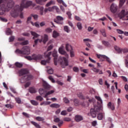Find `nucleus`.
Here are the masks:
<instances>
[{
	"instance_id": "0e129e2a",
	"label": "nucleus",
	"mask_w": 128,
	"mask_h": 128,
	"mask_svg": "<svg viewBox=\"0 0 128 128\" xmlns=\"http://www.w3.org/2000/svg\"><path fill=\"white\" fill-rule=\"evenodd\" d=\"M31 16H32L34 20H38V16L37 14H32Z\"/></svg>"
},
{
	"instance_id": "864d4df0",
	"label": "nucleus",
	"mask_w": 128,
	"mask_h": 128,
	"mask_svg": "<svg viewBox=\"0 0 128 128\" xmlns=\"http://www.w3.org/2000/svg\"><path fill=\"white\" fill-rule=\"evenodd\" d=\"M125 2H126V0H120V6H124V4Z\"/></svg>"
},
{
	"instance_id": "f704fd0d",
	"label": "nucleus",
	"mask_w": 128,
	"mask_h": 128,
	"mask_svg": "<svg viewBox=\"0 0 128 128\" xmlns=\"http://www.w3.org/2000/svg\"><path fill=\"white\" fill-rule=\"evenodd\" d=\"M48 0H36V3L39 4H44Z\"/></svg>"
},
{
	"instance_id": "f03ea898",
	"label": "nucleus",
	"mask_w": 128,
	"mask_h": 128,
	"mask_svg": "<svg viewBox=\"0 0 128 128\" xmlns=\"http://www.w3.org/2000/svg\"><path fill=\"white\" fill-rule=\"evenodd\" d=\"M32 5V2L31 1H22L21 3L20 8H17V16H19L20 18H24V13L22 12L24 8H28V6H30Z\"/></svg>"
},
{
	"instance_id": "7ed1b4c3",
	"label": "nucleus",
	"mask_w": 128,
	"mask_h": 128,
	"mask_svg": "<svg viewBox=\"0 0 128 128\" xmlns=\"http://www.w3.org/2000/svg\"><path fill=\"white\" fill-rule=\"evenodd\" d=\"M100 110H102V105H101L100 107L94 106V108L90 109L88 116H90L92 118H96L97 112H98Z\"/></svg>"
},
{
	"instance_id": "69168bd1",
	"label": "nucleus",
	"mask_w": 128,
	"mask_h": 128,
	"mask_svg": "<svg viewBox=\"0 0 128 128\" xmlns=\"http://www.w3.org/2000/svg\"><path fill=\"white\" fill-rule=\"evenodd\" d=\"M122 52L124 53V54H126L128 52V48H124V49H122Z\"/></svg>"
},
{
	"instance_id": "ddd939ff",
	"label": "nucleus",
	"mask_w": 128,
	"mask_h": 128,
	"mask_svg": "<svg viewBox=\"0 0 128 128\" xmlns=\"http://www.w3.org/2000/svg\"><path fill=\"white\" fill-rule=\"evenodd\" d=\"M108 108L110 110H114V104H112V102H109L107 104Z\"/></svg>"
},
{
	"instance_id": "f8f14e48",
	"label": "nucleus",
	"mask_w": 128,
	"mask_h": 128,
	"mask_svg": "<svg viewBox=\"0 0 128 128\" xmlns=\"http://www.w3.org/2000/svg\"><path fill=\"white\" fill-rule=\"evenodd\" d=\"M54 122H58V126L60 128V126H62V124H64V122L62 120H60L59 118H55L54 120Z\"/></svg>"
},
{
	"instance_id": "bf43d9fd",
	"label": "nucleus",
	"mask_w": 128,
	"mask_h": 128,
	"mask_svg": "<svg viewBox=\"0 0 128 128\" xmlns=\"http://www.w3.org/2000/svg\"><path fill=\"white\" fill-rule=\"evenodd\" d=\"M92 70H93V72H96V74H98V72H100V70L98 68H93L92 69Z\"/></svg>"
},
{
	"instance_id": "dca6fc26",
	"label": "nucleus",
	"mask_w": 128,
	"mask_h": 128,
	"mask_svg": "<svg viewBox=\"0 0 128 128\" xmlns=\"http://www.w3.org/2000/svg\"><path fill=\"white\" fill-rule=\"evenodd\" d=\"M20 76H24V74H28V71L26 69H22L19 71Z\"/></svg>"
},
{
	"instance_id": "5701e85b",
	"label": "nucleus",
	"mask_w": 128,
	"mask_h": 128,
	"mask_svg": "<svg viewBox=\"0 0 128 128\" xmlns=\"http://www.w3.org/2000/svg\"><path fill=\"white\" fill-rule=\"evenodd\" d=\"M54 90L48 91V92H47L45 96H44V98H48V96H50V94H54Z\"/></svg>"
},
{
	"instance_id": "cd10ccee",
	"label": "nucleus",
	"mask_w": 128,
	"mask_h": 128,
	"mask_svg": "<svg viewBox=\"0 0 128 128\" xmlns=\"http://www.w3.org/2000/svg\"><path fill=\"white\" fill-rule=\"evenodd\" d=\"M54 12L52 7H50L48 8H45L44 10V14H46V12Z\"/></svg>"
},
{
	"instance_id": "473e14b6",
	"label": "nucleus",
	"mask_w": 128,
	"mask_h": 128,
	"mask_svg": "<svg viewBox=\"0 0 128 128\" xmlns=\"http://www.w3.org/2000/svg\"><path fill=\"white\" fill-rule=\"evenodd\" d=\"M50 102L44 101L40 103V106H48V104H50Z\"/></svg>"
},
{
	"instance_id": "4c0bfd02",
	"label": "nucleus",
	"mask_w": 128,
	"mask_h": 128,
	"mask_svg": "<svg viewBox=\"0 0 128 128\" xmlns=\"http://www.w3.org/2000/svg\"><path fill=\"white\" fill-rule=\"evenodd\" d=\"M30 92L31 94H35V92H36V90L34 88H30Z\"/></svg>"
},
{
	"instance_id": "6e6d98bb",
	"label": "nucleus",
	"mask_w": 128,
	"mask_h": 128,
	"mask_svg": "<svg viewBox=\"0 0 128 128\" xmlns=\"http://www.w3.org/2000/svg\"><path fill=\"white\" fill-rule=\"evenodd\" d=\"M66 114H68V112L66 110L62 111L60 113L61 116H66Z\"/></svg>"
},
{
	"instance_id": "c03bdc74",
	"label": "nucleus",
	"mask_w": 128,
	"mask_h": 128,
	"mask_svg": "<svg viewBox=\"0 0 128 128\" xmlns=\"http://www.w3.org/2000/svg\"><path fill=\"white\" fill-rule=\"evenodd\" d=\"M36 100H40V102H42V100H44V98L40 96H38L36 97Z\"/></svg>"
},
{
	"instance_id": "a19ab883",
	"label": "nucleus",
	"mask_w": 128,
	"mask_h": 128,
	"mask_svg": "<svg viewBox=\"0 0 128 128\" xmlns=\"http://www.w3.org/2000/svg\"><path fill=\"white\" fill-rule=\"evenodd\" d=\"M30 102L33 106H38V102L34 100H31Z\"/></svg>"
},
{
	"instance_id": "c9c22d12",
	"label": "nucleus",
	"mask_w": 128,
	"mask_h": 128,
	"mask_svg": "<svg viewBox=\"0 0 128 128\" xmlns=\"http://www.w3.org/2000/svg\"><path fill=\"white\" fill-rule=\"evenodd\" d=\"M95 98H96V100H98V102H100L101 104L100 106H102V98H100V97L99 96H95Z\"/></svg>"
},
{
	"instance_id": "6ab92c4d",
	"label": "nucleus",
	"mask_w": 128,
	"mask_h": 128,
	"mask_svg": "<svg viewBox=\"0 0 128 128\" xmlns=\"http://www.w3.org/2000/svg\"><path fill=\"white\" fill-rule=\"evenodd\" d=\"M114 48L115 50H116L118 54H122V49L117 46H114Z\"/></svg>"
},
{
	"instance_id": "ea45409f",
	"label": "nucleus",
	"mask_w": 128,
	"mask_h": 128,
	"mask_svg": "<svg viewBox=\"0 0 128 128\" xmlns=\"http://www.w3.org/2000/svg\"><path fill=\"white\" fill-rule=\"evenodd\" d=\"M64 32H70V28H68V26H64Z\"/></svg>"
},
{
	"instance_id": "603ef678",
	"label": "nucleus",
	"mask_w": 128,
	"mask_h": 128,
	"mask_svg": "<svg viewBox=\"0 0 128 128\" xmlns=\"http://www.w3.org/2000/svg\"><path fill=\"white\" fill-rule=\"evenodd\" d=\"M28 43H29L28 40H26L22 42L21 43V44H22V46H26L27 44H28Z\"/></svg>"
},
{
	"instance_id": "9d476101",
	"label": "nucleus",
	"mask_w": 128,
	"mask_h": 128,
	"mask_svg": "<svg viewBox=\"0 0 128 128\" xmlns=\"http://www.w3.org/2000/svg\"><path fill=\"white\" fill-rule=\"evenodd\" d=\"M57 20H55V22H56V24H64V18H62V16H56Z\"/></svg>"
},
{
	"instance_id": "2eb2a0df",
	"label": "nucleus",
	"mask_w": 128,
	"mask_h": 128,
	"mask_svg": "<svg viewBox=\"0 0 128 128\" xmlns=\"http://www.w3.org/2000/svg\"><path fill=\"white\" fill-rule=\"evenodd\" d=\"M82 120H84V118H82V116L80 115H76L75 116L74 120L77 122H82Z\"/></svg>"
},
{
	"instance_id": "a878e982",
	"label": "nucleus",
	"mask_w": 128,
	"mask_h": 128,
	"mask_svg": "<svg viewBox=\"0 0 128 128\" xmlns=\"http://www.w3.org/2000/svg\"><path fill=\"white\" fill-rule=\"evenodd\" d=\"M39 10L40 14V16H44V7H40L39 8Z\"/></svg>"
},
{
	"instance_id": "f257e3e1",
	"label": "nucleus",
	"mask_w": 128,
	"mask_h": 128,
	"mask_svg": "<svg viewBox=\"0 0 128 128\" xmlns=\"http://www.w3.org/2000/svg\"><path fill=\"white\" fill-rule=\"evenodd\" d=\"M14 6V2L12 0H10L7 4L6 6L2 0H0V14L2 16L4 14L6 10H10L12 8L10 14L12 18H16V6Z\"/></svg>"
},
{
	"instance_id": "49530a36",
	"label": "nucleus",
	"mask_w": 128,
	"mask_h": 128,
	"mask_svg": "<svg viewBox=\"0 0 128 128\" xmlns=\"http://www.w3.org/2000/svg\"><path fill=\"white\" fill-rule=\"evenodd\" d=\"M48 78L52 82H53L54 84L56 82V80H54V77H52V76H50L48 77Z\"/></svg>"
},
{
	"instance_id": "2f4dec72",
	"label": "nucleus",
	"mask_w": 128,
	"mask_h": 128,
	"mask_svg": "<svg viewBox=\"0 0 128 128\" xmlns=\"http://www.w3.org/2000/svg\"><path fill=\"white\" fill-rule=\"evenodd\" d=\"M102 44H103L104 46H110V42L106 40H102Z\"/></svg>"
},
{
	"instance_id": "5fc2aeb1",
	"label": "nucleus",
	"mask_w": 128,
	"mask_h": 128,
	"mask_svg": "<svg viewBox=\"0 0 128 128\" xmlns=\"http://www.w3.org/2000/svg\"><path fill=\"white\" fill-rule=\"evenodd\" d=\"M74 102L75 106H78L80 104V102L77 99H74Z\"/></svg>"
},
{
	"instance_id": "58836bf2",
	"label": "nucleus",
	"mask_w": 128,
	"mask_h": 128,
	"mask_svg": "<svg viewBox=\"0 0 128 128\" xmlns=\"http://www.w3.org/2000/svg\"><path fill=\"white\" fill-rule=\"evenodd\" d=\"M56 0L58 2V4H62L63 6H65V8H66V6H68V5H66V4L64 3L63 0Z\"/></svg>"
},
{
	"instance_id": "0eeeda50",
	"label": "nucleus",
	"mask_w": 128,
	"mask_h": 128,
	"mask_svg": "<svg viewBox=\"0 0 128 128\" xmlns=\"http://www.w3.org/2000/svg\"><path fill=\"white\" fill-rule=\"evenodd\" d=\"M64 46H61L58 50V52L59 54H62L63 56H66V58H68V53L66 52L64 50Z\"/></svg>"
},
{
	"instance_id": "37998d69",
	"label": "nucleus",
	"mask_w": 128,
	"mask_h": 128,
	"mask_svg": "<svg viewBox=\"0 0 128 128\" xmlns=\"http://www.w3.org/2000/svg\"><path fill=\"white\" fill-rule=\"evenodd\" d=\"M36 119V120H38V122H42L43 120H44V118L40 116H37Z\"/></svg>"
},
{
	"instance_id": "f3484780",
	"label": "nucleus",
	"mask_w": 128,
	"mask_h": 128,
	"mask_svg": "<svg viewBox=\"0 0 128 128\" xmlns=\"http://www.w3.org/2000/svg\"><path fill=\"white\" fill-rule=\"evenodd\" d=\"M65 48L66 52H70L72 50H74L72 48V46H70V44H66Z\"/></svg>"
},
{
	"instance_id": "4468645a",
	"label": "nucleus",
	"mask_w": 128,
	"mask_h": 128,
	"mask_svg": "<svg viewBox=\"0 0 128 128\" xmlns=\"http://www.w3.org/2000/svg\"><path fill=\"white\" fill-rule=\"evenodd\" d=\"M30 33L32 36H33L32 39L36 40V38H38L40 36V34H38L36 32L34 31H30Z\"/></svg>"
},
{
	"instance_id": "20e7f679",
	"label": "nucleus",
	"mask_w": 128,
	"mask_h": 128,
	"mask_svg": "<svg viewBox=\"0 0 128 128\" xmlns=\"http://www.w3.org/2000/svg\"><path fill=\"white\" fill-rule=\"evenodd\" d=\"M16 53L20 54H30V48L28 46H25L22 48V50L17 49Z\"/></svg>"
},
{
	"instance_id": "72a5a7b5",
	"label": "nucleus",
	"mask_w": 128,
	"mask_h": 128,
	"mask_svg": "<svg viewBox=\"0 0 128 128\" xmlns=\"http://www.w3.org/2000/svg\"><path fill=\"white\" fill-rule=\"evenodd\" d=\"M31 124H33V126H34L35 127H36V128H41L40 126L39 125V124H38V123L36 122L32 121V122H31Z\"/></svg>"
},
{
	"instance_id": "393cba45",
	"label": "nucleus",
	"mask_w": 128,
	"mask_h": 128,
	"mask_svg": "<svg viewBox=\"0 0 128 128\" xmlns=\"http://www.w3.org/2000/svg\"><path fill=\"white\" fill-rule=\"evenodd\" d=\"M48 50L44 52V54L45 56V58H50V56L52 55V52H48Z\"/></svg>"
},
{
	"instance_id": "9b49d317",
	"label": "nucleus",
	"mask_w": 128,
	"mask_h": 128,
	"mask_svg": "<svg viewBox=\"0 0 128 128\" xmlns=\"http://www.w3.org/2000/svg\"><path fill=\"white\" fill-rule=\"evenodd\" d=\"M22 80H34V76L30 74H27L22 78Z\"/></svg>"
},
{
	"instance_id": "423d86ee",
	"label": "nucleus",
	"mask_w": 128,
	"mask_h": 128,
	"mask_svg": "<svg viewBox=\"0 0 128 128\" xmlns=\"http://www.w3.org/2000/svg\"><path fill=\"white\" fill-rule=\"evenodd\" d=\"M68 58L64 57H59V61L60 62V66L62 68H64L66 66H68Z\"/></svg>"
},
{
	"instance_id": "e2e57ef3",
	"label": "nucleus",
	"mask_w": 128,
	"mask_h": 128,
	"mask_svg": "<svg viewBox=\"0 0 128 128\" xmlns=\"http://www.w3.org/2000/svg\"><path fill=\"white\" fill-rule=\"evenodd\" d=\"M44 86H45L46 88H50V86L46 82H44Z\"/></svg>"
},
{
	"instance_id": "680f3d73",
	"label": "nucleus",
	"mask_w": 128,
	"mask_h": 128,
	"mask_svg": "<svg viewBox=\"0 0 128 128\" xmlns=\"http://www.w3.org/2000/svg\"><path fill=\"white\" fill-rule=\"evenodd\" d=\"M32 22V16H30L27 18V22L28 24H30V22L31 24Z\"/></svg>"
},
{
	"instance_id": "13d9d810",
	"label": "nucleus",
	"mask_w": 128,
	"mask_h": 128,
	"mask_svg": "<svg viewBox=\"0 0 128 128\" xmlns=\"http://www.w3.org/2000/svg\"><path fill=\"white\" fill-rule=\"evenodd\" d=\"M10 68H15V70H16V62L14 63V64L10 65Z\"/></svg>"
},
{
	"instance_id": "4be33fe9",
	"label": "nucleus",
	"mask_w": 128,
	"mask_h": 128,
	"mask_svg": "<svg viewBox=\"0 0 128 128\" xmlns=\"http://www.w3.org/2000/svg\"><path fill=\"white\" fill-rule=\"evenodd\" d=\"M50 107L55 108H58L60 107V105L58 104L54 103V104H50Z\"/></svg>"
},
{
	"instance_id": "8fccbe9b",
	"label": "nucleus",
	"mask_w": 128,
	"mask_h": 128,
	"mask_svg": "<svg viewBox=\"0 0 128 128\" xmlns=\"http://www.w3.org/2000/svg\"><path fill=\"white\" fill-rule=\"evenodd\" d=\"M70 58H74V50L70 51Z\"/></svg>"
},
{
	"instance_id": "79ce46f5",
	"label": "nucleus",
	"mask_w": 128,
	"mask_h": 128,
	"mask_svg": "<svg viewBox=\"0 0 128 128\" xmlns=\"http://www.w3.org/2000/svg\"><path fill=\"white\" fill-rule=\"evenodd\" d=\"M39 94H46V90L44 89L40 88L39 90Z\"/></svg>"
},
{
	"instance_id": "e433bc0d",
	"label": "nucleus",
	"mask_w": 128,
	"mask_h": 128,
	"mask_svg": "<svg viewBox=\"0 0 128 128\" xmlns=\"http://www.w3.org/2000/svg\"><path fill=\"white\" fill-rule=\"evenodd\" d=\"M58 36H60V34L56 31L54 30L53 32V34H52L53 38H58Z\"/></svg>"
},
{
	"instance_id": "774afa93",
	"label": "nucleus",
	"mask_w": 128,
	"mask_h": 128,
	"mask_svg": "<svg viewBox=\"0 0 128 128\" xmlns=\"http://www.w3.org/2000/svg\"><path fill=\"white\" fill-rule=\"evenodd\" d=\"M66 14L68 16V18H72V13L70 12H68Z\"/></svg>"
},
{
	"instance_id": "7c9ffc66",
	"label": "nucleus",
	"mask_w": 128,
	"mask_h": 128,
	"mask_svg": "<svg viewBox=\"0 0 128 128\" xmlns=\"http://www.w3.org/2000/svg\"><path fill=\"white\" fill-rule=\"evenodd\" d=\"M104 114L100 113L98 114V120H102V118H104Z\"/></svg>"
},
{
	"instance_id": "b1692460",
	"label": "nucleus",
	"mask_w": 128,
	"mask_h": 128,
	"mask_svg": "<svg viewBox=\"0 0 128 128\" xmlns=\"http://www.w3.org/2000/svg\"><path fill=\"white\" fill-rule=\"evenodd\" d=\"M42 40V42L44 44H46L48 40V36L47 34H44V38Z\"/></svg>"
},
{
	"instance_id": "a211bd4d",
	"label": "nucleus",
	"mask_w": 128,
	"mask_h": 128,
	"mask_svg": "<svg viewBox=\"0 0 128 128\" xmlns=\"http://www.w3.org/2000/svg\"><path fill=\"white\" fill-rule=\"evenodd\" d=\"M96 56L98 58H100V60L101 62H104V60H102V58H104V60H106V55L96 54Z\"/></svg>"
},
{
	"instance_id": "4d7b16f0",
	"label": "nucleus",
	"mask_w": 128,
	"mask_h": 128,
	"mask_svg": "<svg viewBox=\"0 0 128 128\" xmlns=\"http://www.w3.org/2000/svg\"><path fill=\"white\" fill-rule=\"evenodd\" d=\"M52 8L53 10H56V12H58V10H60L58 7L56 6H53Z\"/></svg>"
},
{
	"instance_id": "412c9836",
	"label": "nucleus",
	"mask_w": 128,
	"mask_h": 128,
	"mask_svg": "<svg viewBox=\"0 0 128 128\" xmlns=\"http://www.w3.org/2000/svg\"><path fill=\"white\" fill-rule=\"evenodd\" d=\"M50 58H48V59L47 60H42L40 62V64L42 66H46V64H48V62H50Z\"/></svg>"
},
{
	"instance_id": "aec40b11",
	"label": "nucleus",
	"mask_w": 128,
	"mask_h": 128,
	"mask_svg": "<svg viewBox=\"0 0 128 128\" xmlns=\"http://www.w3.org/2000/svg\"><path fill=\"white\" fill-rule=\"evenodd\" d=\"M100 32L104 38H106V29L104 28L100 29Z\"/></svg>"
},
{
	"instance_id": "6e6552de",
	"label": "nucleus",
	"mask_w": 128,
	"mask_h": 128,
	"mask_svg": "<svg viewBox=\"0 0 128 128\" xmlns=\"http://www.w3.org/2000/svg\"><path fill=\"white\" fill-rule=\"evenodd\" d=\"M118 6L114 3H112L110 6V10L112 14H116L118 11Z\"/></svg>"
},
{
	"instance_id": "c756f323",
	"label": "nucleus",
	"mask_w": 128,
	"mask_h": 128,
	"mask_svg": "<svg viewBox=\"0 0 128 128\" xmlns=\"http://www.w3.org/2000/svg\"><path fill=\"white\" fill-rule=\"evenodd\" d=\"M56 2H54V0H50V2H48L46 5V6H52V4H55Z\"/></svg>"
},
{
	"instance_id": "052dcab7",
	"label": "nucleus",
	"mask_w": 128,
	"mask_h": 128,
	"mask_svg": "<svg viewBox=\"0 0 128 128\" xmlns=\"http://www.w3.org/2000/svg\"><path fill=\"white\" fill-rule=\"evenodd\" d=\"M92 126H98V122H96V120H94L92 122Z\"/></svg>"
},
{
	"instance_id": "bb28decb",
	"label": "nucleus",
	"mask_w": 128,
	"mask_h": 128,
	"mask_svg": "<svg viewBox=\"0 0 128 128\" xmlns=\"http://www.w3.org/2000/svg\"><path fill=\"white\" fill-rule=\"evenodd\" d=\"M48 70L47 72L49 74H54V70L52 68L50 67H47Z\"/></svg>"
},
{
	"instance_id": "de8ad7c7",
	"label": "nucleus",
	"mask_w": 128,
	"mask_h": 128,
	"mask_svg": "<svg viewBox=\"0 0 128 128\" xmlns=\"http://www.w3.org/2000/svg\"><path fill=\"white\" fill-rule=\"evenodd\" d=\"M42 42V39L38 38L34 41V42L35 44H38V42Z\"/></svg>"
},
{
	"instance_id": "1a4fd4ad",
	"label": "nucleus",
	"mask_w": 128,
	"mask_h": 128,
	"mask_svg": "<svg viewBox=\"0 0 128 128\" xmlns=\"http://www.w3.org/2000/svg\"><path fill=\"white\" fill-rule=\"evenodd\" d=\"M52 57L54 58V64H55V66H57L58 65V61H56V60H58V51H56V50H54L52 52Z\"/></svg>"
},
{
	"instance_id": "09e8293b",
	"label": "nucleus",
	"mask_w": 128,
	"mask_h": 128,
	"mask_svg": "<svg viewBox=\"0 0 128 128\" xmlns=\"http://www.w3.org/2000/svg\"><path fill=\"white\" fill-rule=\"evenodd\" d=\"M77 28L78 30H82V23L78 22L77 24Z\"/></svg>"
},
{
	"instance_id": "3c124183",
	"label": "nucleus",
	"mask_w": 128,
	"mask_h": 128,
	"mask_svg": "<svg viewBox=\"0 0 128 128\" xmlns=\"http://www.w3.org/2000/svg\"><path fill=\"white\" fill-rule=\"evenodd\" d=\"M63 100L64 104H70V100L67 98H64Z\"/></svg>"
},
{
	"instance_id": "a18cd8bd",
	"label": "nucleus",
	"mask_w": 128,
	"mask_h": 128,
	"mask_svg": "<svg viewBox=\"0 0 128 128\" xmlns=\"http://www.w3.org/2000/svg\"><path fill=\"white\" fill-rule=\"evenodd\" d=\"M12 30H10V28H8L6 30V34H7V36H10V34H12Z\"/></svg>"
},
{
	"instance_id": "39448f33",
	"label": "nucleus",
	"mask_w": 128,
	"mask_h": 128,
	"mask_svg": "<svg viewBox=\"0 0 128 128\" xmlns=\"http://www.w3.org/2000/svg\"><path fill=\"white\" fill-rule=\"evenodd\" d=\"M25 58H26V60H42V58H44V56L40 54H33L32 56H25Z\"/></svg>"
},
{
	"instance_id": "338daca9",
	"label": "nucleus",
	"mask_w": 128,
	"mask_h": 128,
	"mask_svg": "<svg viewBox=\"0 0 128 128\" xmlns=\"http://www.w3.org/2000/svg\"><path fill=\"white\" fill-rule=\"evenodd\" d=\"M46 32L50 33V32H52V30L50 28H47L46 29Z\"/></svg>"
},
{
	"instance_id": "c85d7f7f",
	"label": "nucleus",
	"mask_w": 128,
	"mask_h": 128,
	"mask_svg": "<svg viewBox=\"0 0 128 128\" xmlns=\"http://www.w3.org/2000/svg\"><path fill=\"white\" fill-rule=\"evenodd\" d=\"M31 24H32L33 26H36V28H40V22H36L34 23V22H31Z\"/></svg>"
}]
</instances>
